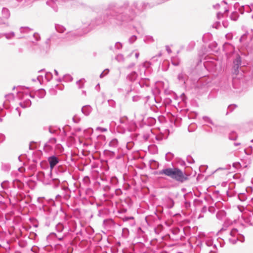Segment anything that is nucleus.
Instances as JSON below:
<instances>
[{"mask_svg": "<svg viewBox=\"0 0 253 253\" xmlns=\"http://www.w3.org/2000/svg\"><path fill=\"white\" fill-rule=\"evenodd\" d=\"M64 236H62V237H58V239L59 240H62V239L63 238Z\"/></svg>", "mask_w": 253, "mask_h": 253, "instance_id": "5701e85b", "label": "nucleus"}, {"mask_svg": "<svg viewBox=\"0 0 253 253\" xmlns=\"http://www.w3.org/2000/svg\"><path fill=\"white\" fill-rule=\"evenodd\" d=\"M226 215V212L223 210L219 211L216 213V217L219 219H222Z\"/></svg>", "mask_w": 253, "mask_h": 253, "instance_id": "0eeeda50", "label": "nucleus"}, {"mask_svg": "<svg viewBox=\"0 0 253 253\" xmlns=\"http://www.w3.org/2000/svg\"><path fill=\"white\" fill-rule=\"evenodd\" d=\"M251 8V10H252V8H253V4H251V6H249Z\"/></svg>", "mask_w": 253, "mask_h": 253, "instance_id": "393cba45", "label": "nucleus"}, {"mask_svg": "<svg viewBox=\"0 0 253 253\" xmlns=\"http://www.w3.org/2000/svg\"><path fill=\"white\" fill-rule=\"evenodd\" d=\"M96 130L99 131H101V132H104V131H107V129L105 128H102V127H97L96 128Z\"/></svg>", "mask_w": 253, "mask_h": 253, "instance_id": "ddd939ff", "label": "nucleus"}, {"mask_svg": "<svg viewBox=\"0 0 253 253\" xmlns=\"http://www.w3.org/2000/svg\"><path fill=\"white\" fill-rule=\"evenodd\" d=\"M248 207H237L238 209L241 212L243 213V214L245 216H251V211L250 210L247 209Z\"/></svg>", "mask_w": 253, "mask_h": 253, "instance_id": "39448f33", "label": "nucleus"}, {"mask_svg": "<svg viewBox=\"0 0 253 253\" xmlns=\"http://www.w3.org/2000/svg\"><path fill=\"white\" fill-rule=\"evenodd\" d=\"M54 72H55V74L56 76H58V73L57 72V71L56 70H54Z\"/></svg>", "mask_w": 253, "mask_h": 253, "instance_id": "6ab92c4d", "label": "nucleus"}, {"mask_svg": "<svg viewBox=\"0 0 253 253\" xmlns=\"http://www.w3.org/2000/svg\"><path fill=\"white\" fill-rule=\"evenodd\" d=\"M24 30H25L27 31L28 30V28H21L20 29L21 32H23Z\"/></svg>", "mask_w": 253, "mask_h": 253, "instance_id": "dca6fc26", "label": "nucleus"}, {"mask_svg": "<svg viewBox=\"0 0 253 253\" xmlns=\"http://www.w3.org/2000/svg\"><path fill=\"white\" fill-rule=\"evenodd\" d=\"M48 161L50 165V168L51 169H53L54 166L59 162V159L55 156H51L49 157Z\"/></svg>", "mask_w": 253, "mask_h": 253, "instance_id": "20e7f679", "label": "nucleus"}, {"mask_svg": "<svg viewBox=\"0 0 253 253\" xmlns=\"http://www.w3.org/2000/svg\"><path fill=\"white\" fill-rule=\"evenodd\" d=\"M3 12H7V13H8V10H7V9H3Z\"/></svg>", "mask_w": 253, "mask_h": 253, "instance_id": "412c9836", "label": "nucleus"}, {"mask_svg": "<svg viewBox=\"0 0 253 253\" xmlns=\"http://www.w3.org/2000/svg\"><path fill=\"white\" fill-rule=\"evenodd\" d=\"M213 209V207H212V206H211V207H208V209H209V211L211 212L212 211V209Z\"/></svg>", "mask_w": 253, "mask_h": 253, "instance_id": "a211bd4d", "label": "nucleus"}, {"mask_svg": "<svg viewBox=\"0 0 253 253\" xmlns=\"http://www.w3.org/2000/svg\"><path fill=\"white\" fill-rule=\"evenodd\" d=\"M116 59L119 62H122L124 61V56L122 54H119L116 56Z\"/></svg>", "mask_w": 253, "mask_h": 253, "instance_id": "9d476101", "label": "nucleus"}, {"mask_svg": "<svg viewBox=\"0 0 253 253\" xmlns=\"http://www.w3.org/2000/svg\"><path fill=\"white\" fill-rule=\"evenodd\" d=\"M136 40V36H131L129 39V41L130 42V43H133L135 40Z\"/></svg>", "mask_w": 253, "mask_h": 253, "instance_id": "9b49d317", "label": "nucleus"}, {"mask_svg": "<svg viewBox=\"0 0 253 253\" xmlns=\"http://www.w3.org/2000/svg\"><path fill=\"white\" fill-rule=\"evenodd\" d=\"M129 219H132V218H133L132 217H129Z\"/></svg>", "mask_w": 253, "mask_h": 253, "instance_id": "c85d7f7f", "label": "nucleus"}, {"mask_svg": "<svg viewBox=\"0 0 253 253\" xmlns=\"http://www.w3.org/2000/svg\"><path fill=\"white\" fill-rule=\"evenodd\" d=\"M31 105V102L29 99H26L24 102L20 103V105L23 108H26L30 107Z\"/></svg>", "mask_w": 253, "mask_h": 253, "instance_id": "6e6552de", "label": "nucleus"}, {"mask_svg": "<svg viewBox=\"0 0 253 253\" xmlns=\"http://www.w3.org/2000/svg\"><path fill=\"white\" fill-rule=\"evenodd\" d=\"M34 36H37V37H38V35H36V34H35V35H34Z\"/></svg>", "mask_w": 253, "mask_h": 253, "instance_id": "cd10ccee", "label": "nucleus"}, {"mask_svg": "<svg viewBox=\"0 0 253 253\" xmlns=\"http://www.w3.org/2000/svg\"><path fill=\"white\" fill-rule=\"evenodd\" d=\"M166 50H167V51L169 53H170L171 52V50H170V48L168 46H166Z\"/></svg>", "mask_w": 253, "mask_h": 253, "instance_id": "f3484780", "label": "nucleus"}, {"mask_svg": "<svg viewBox=\"0 0 253 253\" xmlns=\"http://www.w3.org/2000/svg\"><path fill=\"white\" fill-rule=\"evenodd\" d=\"M205 250L208 253H216L217 249L216 246L213 244L211 240L209 239L206 241Z\"/></svg>", "mask_w": 253, "mask_h": 253, "instance_id": "7ed1b4c3", "label": "nucleus"}, {"mask_svg": "<svg viewBox=\"0 0 253 253\" xmlns=\"http://www.w3.org/2000/svg\"><path fill=\"white\" fill-rule=\"evenodd\" d=\"M109 71L107 70H104L100 75V77L101 78H103L105 75H106L108 73Z\"/></svg>", "mask_w": 253, "mask_h": 253, "instance_id": "4468645a", "label": "nucleus"}, {"mask_svg": "<svg viewBox=\"0 0 253 253\" xmlns=\"http://www.w3.org/2000/svg\"><path fill=\"white\" fill-rule=\"evenodd\" d=\"M240 145V143H234V145L236 146Z\"/></svg>", "mask_w": 253, "mask_h": 253, "instance_id": "aec40b11", "label": "nucleus"}, {"mask_svg": "<svg viewBox=\"0 0 253 253\" xmlns=\"http://www.w3.org/2000/svg\"><path fill=\"white\" fill-rule=\"evenodd\" d=\"M56 229L57 231H58V232H61L64 229L63 225L61 223H59L58 224H57L56 226Z\"/></svg>", "mask_w": 253, "mask_h": 253, "instance_id": "1a4fd4ad", "label": "nucleus"}, {"mask_svg": "<svg viewBox=\"0 0 253 253\" xmlns=\"http://www.w3.org/2000/svg\"><path fill=\"white\" fill-rule=\"evenodd\" d=\"M138 56H139V53H136L135 54V57H136V58H137L138 57Z\"/></svg>", "mask_w": 253, "mask_h": 253, "instance_id": "4be33fe9", "label": "nucleus"}, {"mask_svg": "<svg viewBox=\"0 0 253 253\" xmlns=\"http://www.w3.org/2000/svg\"><path fill=\"white\" fill-rule=\"evenodd\" d=\"M159 173L160 174H165L180 182H183L187 179L185 175L177 168L165 169L160 171Z\"/></svg>", "mask_w": 253, "mask_h": 253, "instance_id": "f257e3e1", "label": "nucleus"}, {"mask_svg": "<svg viewBox=\"0 0 253 253\" xmlns=\"http://www.w3.org/2000/svg\"><path fill=\"white\" fill-rule=\"evenodd\" d=\"M253 18V16H252Z\"/></svg>", "mask_w": 253, "mask_h": 253, "instance_id": "c756f323", "label": "nucleus"}, {"mask_svg": "<svg viewBox=\"0 0 253 253\" xmlns=\"http://www.w3.org/2000/svg\"><path fill=\"white\" fill-rule=\"evenodd\" d=\"M228 238L229 242L232 244H235L238 240L241 242L244 241V236L238 234V230L236 229H233L230 231Z\"/></svg>", "mask_w": 253, "mask_h": 253, "instance_id": "f03ea898", "label": "nucleus"}, {"mask_svg": "<svg viewBox=\"0 0 253 253\" xmlns=\"http://www.w3.org/2000/svg\"><path fill=\"white\" fill-rule=\"evenodd\" d=\"M5 136L2 134H0V142H2L4 140Z\"/></svg>", "mask_w": 253, "mask_h": 253, "instance_id": "2eb2a0df", "label": "nucleus"}, {"mask_svg": "<svg viewBox=\"0 0 253 253\" xmlns=\"http://www.w3.org/2000/svg\"><path fill=\"white\" fill-rule=\"evenodd\" d=\"M230 139L234 140V139H235L236 138V136H235V137H233V138L231 137V136H230Z\"/></svg>", "mask_w": 253, "mask_h": 253, "instance_id": "b1692460", "label": "nucleus"}, {"mask_svg": "<svg viewBox=\"0 0 253 253\" xmlns=\"http://www.w3.org/2000/svg\"><path fill=\"white\" fill-rule=\"evenodd\" d=\"M180 78H181V75H179L178 76V79H179V80H180Z\"/></svg>", "mask_w": 253, "mask_h": 253, "instance_id": "a878e982", "label": "nucleus"}, {"mask_svg": "<svg viewBox=\"0 0 253 253\" xmlns=\"http://www.w3.org/2000/svg\"><path fill=\"white\" fill-rule=\"evenodd\" d=\"M11 34H12V36H14V33H12Z\"/></svg>", "mask_w": 253, "mask_h": 253, "instance_id": "bb28decb", "label": "nucleus"}, {"mask_svg": "<svg viewBox=\"0 0 253 253\" xmlns=\"http://www.w3.org/2000/svg\"><path fill=\"white\" fill-rule=\"evenodd\" d=\"M115 46L117 49H120L122 48V45L121 43L118 42L116 43Z\"/></svg>", "mask_w": 253, "mask_h": 253, "instance_id": "f8f14e48", "label": "nucleus"}, {"mask_svg": "<svg viewBox=\"0 0 253 253\" xmlns=\"http://www.w3.org/2000/svg\"><path fill=\"white\" fill-rule=\"evenodd\" d=\"M91 110L92 109L90 106H84L82 109L83 113L85 115H89V113L91 112Z\"/></svg>", "mask_w": 253, "mask_h": 253, "instance_id": "423d86ee", "label": "nucleus"}]
</instances>
